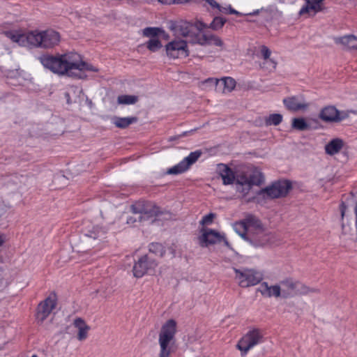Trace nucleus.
<instances>
[{
	"instance_id": "9d476101",
	"label": "nucleus",
	"mask_w": 357,
	"mask_h": 357,
	"mask_svg": "<svg viewBox=\"0 0 357 357\" xmlns=\"http://www.w3.org/2000/svg\"><path fill=\"white\" fill-rule=\"evenodd\" d=\"M348 111H340L333 105H328L322 108L319 118L326 123H338L349 116Z\"/></svg>"
},
{
	"instance_id": "a878e982",
	"label": "nucleus",
	"mask_w": 357,
	"mask_h": 357,
	"mask_svg": "<svg viewBox=\"0 0 357 357\" xmlns=\"http://www.w3.org/2000/svg\"><path fill=\"white\" fill-rule=\"evenodd\" d=\"M344 142L340 138H335L325 146V151L328 155H333L337 153L343 147Z\"/></svg>"
},
{
	"instance_id": "6ab92c4d",
	"label": "nucleus",
	"mask_w": 357,
	"mask_h": 357,
	"mask_svg": "<svg viewBox=\"0 0 357 357\" xmlns=\"http://www.w3.org/2000/svg\"><path fill=\"white\" fill-rule=\"evenodd\" d=\"M6 36L9 38L13 42L18 43L21 46H32V31L27 33H18L12 31L6 32Z\"/></svg>"
},
{
	"instance_id": "cd10ccee",
	"label": "nucleus",
	"mask_w": 357,
	"mask_h": 357,
	"mask_svg": "<svg viewBox=\"0 0 357 357\" xmlns=\"http://www.w3.org/2000/svg\"><path fill=\"white\" fill-rule=\"evenodd\" d=\"M242 220L245 222L249 230L250 228H252L255 230L260 229L261 227L262 226L261 221L252 214H246Z\"/></svg>"
},
{
	"instance_id": "4d7b16f0",
	"label": "nucleus",
	"mask_w": 357,
	"mask_h": 357,
	"mask_svg": "<svg viewBox=\"0 0 357 357\" xmlns=\"http://www.w3.org/2000/svg\"><path fill=\"white\" fill-rule=\"evenodd\" d=\"M266 66L268 67V68H266V70H268L270 71L273 70V69L271 68V63L270 62L266 63Z\"/></svg>"
},
{
	"instance_id": "b1692460",
	"label": "nucleus",
	"mask_w": 357,
	"mask_h": 357,
	"mask_svg": "<svg viewBox=\"0 0 357 357\" xmlns=\"http://www.w3.org/2000/svg\"><path fill=\"white\" fill-rule=\"evenodd\" d=\"M283 102L288 109L294 112L305 109L308 107L307 103L299 102L296 97L285 98Z\"/></svg>"
},
{
	"instance_id": "7c9ffc66",
	"label": "nucleus",
	"mask_w": 357,
	"mask_h": 357,
	"mask_svg": "<svg viewBox=\"0 0 357 357\" xmlns=\"http://www.w3.org/2000/svg\"><path fill=\"white\" fill-rule=\"evenodd\" d=\"M261 54L264 59V61L261 65V68H268L266 66V63L270 62L271 63V68L275 69L277 66V62L273 59H271L269 57L271 56V50L265 45H262L261 47Z\"/></svg>"
},
{
	"instance_id": "09e8293b",
	"label": "nucleus",
	"mask_w": 357,
	"mask_h": 357,
	"mask_svg": "<svg viewBox=\"0 0 357 357\" xmlns=\"http://www.w3.org/2000/svg\"><path fill=\"white\" fill-rule=\"evenodd\" d=\"M137 221H138V215H135V216H133V217L132 216V217H130L128 218L127 223L128 224H134Z\"/></svg>"
},
{
	"instance_id": "412c9836",
	"label": "nucleus",
	"mask_w": 357,
	"mask_h": 357,
	"mask_svg": "<svg viewBox=\"0 0 357 357\" xmlns=\"http://www.w3.org/2000/svg\"><path fill=\"white\" fill-rule=\"evenodd\" d=\"M270 241L269 234L261 226L260 229H257L256 233L250 234L249 241L256 246H261Z\"/></svg>"
},
{
	"instance_id": "de8ad7c7",
	"label": "nucleus",
	"mask_w": 357,
	"mask_h": 357,
	"mask_svg": "<svg viewBox=\"0 0 357 357\" xmlns=\"http://www.w3.org/2000/svg\"><path fill=\"white\" fill-rule=\"evenodd\" d=\"M340 211H341V216H342V218H343L344 216L346 210H347V206L344 202H342L340 206Z\"/></svg>"
},
{
	"instance_id": "e433bc0d",
	"label": "nucleus",
	"mask_w": 357,
	"mask_h": 357,
	"mask_svg": "<svg viewBox=\"0 0 357 357\" xmlns=\"http://www.w3.org/2000/svg\"><path fill=\"white\" fill-rule=\"evenodd\" d=\"M138 101V97L130 95H121L118 96L117 102L120 105H132Z\"/></svg>"
},
{
	"instance_id": "58836bf2",
	"label": "nucleus",
	"mask_w": 357,
	"mask_h": 357,
	"mask_svg": "<svg viewBox=\"0 0 357 357\" xmlns=\"http://www.w3.org/2000/svg\"><path fill=\"white\" fill-rule=\"evenodd\" d=\"M227 22L226 19L221 17H215L212 21V22L208 25V28L218 31L222 28Z\"/></svg>"
},
{
	"instance_id": "7ed1b4c3",
	"label": "nucleus",
	"mask_w": 357,
	"mask_h": 357,
	"mask_svg": "<svg viewBox=\"0 0 357 357\" xmlns=\"http://www.w3.org/2000/svg\"><path fill=\"white\" fill-rule=\"evenodd\" d=\"M176 333V321L174 319H169L162 326L158 337L160 345L158 357L170 356L172 351L170 344L174 340Z\"/></svg>"
},
{
	"instance_id": "3c124183",
	"label": "nucleus",
	"mask_w": 357,
	"mask_h": 357,
	"mask_svg": "<svg viewBox=\"0 0 357 357\" xmlns=\"http://www.w3.org/2000/svg\"><path fill=\"white\" fill-rule=\"evenodd\" d=\"M267 10L264 9V8H261L260 10H256L255 11H253L252 13H250L248 14H247L248 15H258L260 12L261 13H263V12H266Z\"/></svg>"
},
{
	"instance_id": "f3484780",
	"label": "nucleus",
	"mask_w": 357,
	"mask_h": 357,
	"mask_svg": "<svg viewBox=\"0 0 357 357\" xmlns=\"http://www.w3.org/2000/svg\"><path fill=\"white\" fill-rule=\"evenodd\" d=\"M206 82L215 83V90L222 93H229L233 91L236 86V81L230 77H223L221 79H208Z\"/></svg>"
},
{
	"instance_id": "a18cd8bd",
	"label": "nucleus",
	"mask_w": 357,
	"mask_h": 357,
	"mask_svg": "<svg viewBox=\"0 0 357 357\" xmlns=\"http://www.w3.org/2000/svg\"><path fill=\"white\" fill-rule=\"evenodd\" d=\"M192 25L199 31H202L204 29L208 28V26L206 24L200 21L196 22Z\"/></svg>"
},
{
	"instance_id": "864d4df0",
	"label": "nucleus",
	"mask_w": 357,
	"mask_h": 357,
	"mask_svg": "<svg viewBox=\"0 0 357 357\" xmlns=\"http://www.w3.org/2000/svg\"><path fill=\"white\" fill-rule=\"evenodd\" d=\"M159 36H162V38H164L165 40H167L169 39V34L167 33L164 30H163L162 33H160Z\"/></svg>"
},
{
	"instance_id": "f257e3e1",
	"label": "nucleus",
	"mask_w": 357,
	"mask_h": 357,
	"mask_svg": "<svg viewBox=\"0 0 357 357\" xmlns=\"http://www.w3.org/2000/svg\"><path fill=\"white\" fill-rule=\"evenodd\" d=\"M38 60L45 68L59 75H67L81 78V75L74 73V70H79V74L83 70L98 71L97 68L82 61L80 54L76 52L57 54L55 56L43 54L38 57Z\"/></svg>"
},
{
	"instance_id": "c85d7f7f",
	"label": "nucleus",
	"mask_w": 357,
	"mask_h": 357,
	"mask_svg": "<svg viewBox=\"0 0 357 357\" xmlns=\"http://www.w3.org/2000/svg\"><path fill=\"white\" fill-rule=\"evenodd\" d=\"M235 231L245 240L249 241L250 233L243 220L236 222L233 225Z\"/></svg>"
},
{
	"instance_id": "0eeeda50",
	"label": "nucleus",
	"mask_w": 357,
	"mask_h": 357,
	"mask_svg": "<svg viewBox=\"0 0 357 357\" xmlns=\"http://www.w3.org/2000/svg\"><path fill=\"white\" fill-rule=\"evenodd\" d=\"M291 188L292 185L290 181L279 180L273 182L271 185L261 189L257 194L269 199L284 197Z\"/></svg>"
},
{
	"instance_id": "4be33fe9",
	"label": "nucleus",
	"mask_w": 357,
	"mask_h": 357,
	"mask_svg": "<svg viewBox=\"0 0 357 357\" xmlns=\"http://www.w3.org/2000/svg\"><path fill=\"white\" fill-rule=\"evenodd\" d=\"M218 171L219 175L222 179L224 185H230L234 183L236 173H234L227 165L225 164H219L218 165Z\"/></svg>"
},
{
	"instance_id": "f8f14e48",
	"label": "nucleus",
	"mask_w": 357,
	"mask_h": 357,
	"mask_svg": "<svg viewBox=\"0 0 357 357\" xmlns=\"http://www.w3.org/2000/svg\"><path fill=\"white\" fill-rule=\"evenodd\" d=\"M167 56L170 59L187 57L189 55L187 42L183 40H174L165 45Z\"/></svg>"
},
{
	"instance_id": "2f4dec72",
	"label": "nucleus",
	"mask_w": 357,
	"mask_h": 357,
	"mask_svg": "<svg viewBox=\"0 0 357 357\" xmlns=\"http://www.w3.org/2000/svg\"><path fill=\"white\" fill-rule=\"evenodd\" d=\"M291 126L294 129L300 131L307 130L310 128L303 118L293 119Z\"/></svg>"
},
{
	"instance_id": "473e14b6",
	"label": "nucleus",
	"mask_w": 357,
	"mask_h": 357,
	"mask_svg": "<svg viewBox=\"0 0 357 357\" xmlns=\"http://www.w3.org/2000/svg\"><path fill=\"white\" fill-rule=\"evenodd\" d=\"M282 121V115L280 114H272L265 117L264 122L266 126H278Z\"/></svg>"
},
{
	"instance_id": "39448f33",
	"label": "nucleus",
	"mask_w": 357,
	"mask_h": 357,
	"mask_svg": "<svg viewBox=\"0 0 357 357\" xmlns=\"http://www.w3.org/2000/svg\"><path fill=\"white\" fill-rule=\"evenodd\" d=\"M32 47L52 48L59 45L60 42V34L54 30H47L41 32L32 31L31 36Z\"/></svg>"
},
{
	"instance_id": "13d9d810",
	"label": "nucleus",
	"mask_w": 357,
	"mask_h": 357,
	"mask_svg": "<svg viewBox=\"0 0 357 357\" xmlns=\"http://www.w3.org/2000/svg\"><path fill=\"white\" fill-rule=\"evenodd\" d=\"M31 357H38L36 355H33Z\"/></svg>"
},
{
	"instance_id": "37998d69",
	"label": "nucleus",
	"mask_w": 357,
	"mask_h": 357,
	"mask_svg": "<svg viewBox=\"0 0 357 357\" xmlns=\"http://www.w3.org/2000/svg\"><path fill=\"white\" fill-rule=\"evenodd\" d=\"M214 218H215V215L213 213H208L203 217L200 223L202 225H209V224L212 223Z\"/></svg>"
},
{
	"instance_id": "dca6fc26",
	"label": "nucleus",
	"mask_w": 357,
	"mask_h": 357,
	"mask_svg": "<svg viewBox=\"0 0 357 357\" xmlns=\"http://www.w3.org/2000/svg\"><path fill=\"white\" fill-rule=\"evenodd\" d=\"M305 4L300 10L298 15L300 16L306 15L307 17L314 16L318 12L323 10L322 2L324 0H305Z\"/></svg>"
},
{
	"instance_id": "ea45409f",
	"label": "nucleus",
	"mask_w": 357,
	"mask_h": 357,
	"mask_svg": "<svg viewBox=\"0 0 357 357\" xmlns=\"http://www.w3.org/2000/svg\"><path fill=\"white\" fill-rule=\"evenodd\" d=\"M149 252L159 257H162L165 253L163 245L159 243H152L150 244Z\"/></svg>"
},
{
	"instance_id": "a19ab883",
	"label": "nucleus",
	"mask_w": 357,
	"mask_h": 357,
	"mask_svg": "<svg viewBox=\"0 0 357 357\" xmlns=\"http://www.w3.org/2000/svg\"><path fill=\"white\" fill-rule=\"evenodd\" d=\"M202 152L201 151H196L195 152H192L190 155L185 157L183 160L185 162V163L188 165L189 168L192 164H194L201 156Z\"/></svg>"
},
{
	"instance_id": "603ef678",
	"label": "nucleus",
	"mask_w": 357,
	"mask_h": 357,
	"mask_svg": "<svg viewBox=\"0 0 357 357\" xmlns=\"http://www.w3.org/2000/svg\"><path fill=\"white\" fill-rule=\"evenodd\" d=\"M229 14H234L236 15H241V13H240L238 11L234 10L231 7V6H229Z\"/></svg>"
},
{
	"instance_id": "aec40b11",
	"label": "nucleus",
	"mask_w": 357,
	"mask_h": 357,
	"mask_svg": "<svg viewBox=\"0 0 357 357\" xmlns=\"http://www.w3.org/2000/svg\"><path fill=\"white\" fill-rule=\"evenodd\" d=\"M73 326L77 329V339L79 341H84L88 337L90 326L81 317H77L73 321Z\"/></svg>"
},
{
	"instance_id": "5701e85b",
	"label": "nucleus",
	"mask_w": 357,
	"mask_h": 357,
	"mask_svg": "<svg viewBox=\"0 0 357 357\" xmlns=\"http://www.w3.org/2000/svg\"><path fill=\"white\" fill-rule=\"evenodd\" d=\"M296 281L291 278H287L280 281V284L282 289V294L284 298L294 295Z\"/></svg>"
},
{
	"instance_id": "c03bdc74",
	"label": "nucleus",
	"mask_w": 357,
	"mask_h": 357,
	"mask_svg": "<svg viewBox=\"0 0 357 357\" xmlns=\"http://www.w3.org/2000/svg\"><path fill=\"white\" fill-rule=\"evenodd\" d=\"M208 34H203L201 37L198 38L195 43L200 44L201 45H206L208 42Z\"/></svg>"
},
{
	"instance_id": "8fccbe9b",
	"label": "nucleus",
	"mask_w": 357,
	"mask_h": 357,
	"mask_svg": "<svg viewBox=\"0 0 357 357\" xmlns=\"http://www.w3.org/2000/svg\"><path fill=\"white\" fill-rule=\"evenodd\" d=\"M160 3L162 4L171 5L174 4L175 0H158Z\"/></svg>"
},
{
	"instance_id": "72a5a7b5",
	"label": "nucleus",
	"mask_w": 357,
	"mask_h": 357,
	"mask_svg": "<svg viewBox=\"0 0 357 357\" xmlns=\"http://www.w3.org/2000/svg\"><path fill=\"white\" fill-rule=\"evenodd\" d=\"M163 29L160 27H146L142 30L143 36L151 38H157Z\"/></svg>"
},
{
	"instance_id": "bb28decb",
	"label": "nucleus",
	"mask_w": 357,
	"mask_h": 357,
	"mask_svg": "<svg viewBox=\"0 0 357 357\" xmlns=\"http://www.w3.org/2000/svg\"><path fill=\"white\" fill-rule=\"evenodd\" d=\"M138 118L136 116H130V117H118L114 116L112 119V122L115 125L116 128L121 129H125L128 128L130 125L137 122Z\"/></svg>"
},
{
	"instance_id": "20e7f679",
	"label": "nucleus",
	"mask_w": 357,
	"mask_h": 357,
	"mask_svg": "<svg viewBox=\"0 0 357 357\" xmlns=\"http://www.w3.org/2000/svg\"><path fill=\"white\" fill-rule=\"evenodd\" d=\"M131 211L138 215V222L151 220L153 222L161 211L155 204L150 202L139 201L131 206Z\"/></svg>"
},
{
	"instance_id": "6e6d98bb",
	"label": "nucleus",
	"mask_w": 357,
	"mask_h": 357,
	"mask_svg": "<svg viewBox=\"0 0 357 357\" xmlns=\"http://www.w3.org/2000/svg\"><path fill=\"white\" fill-rule=\"evenodd\" d=\"M190 0H175L174 4H181L189 2Z\"/></svg>"
},
{
	"instance_id": "c9c22d12",
	"label": "nucleus",
	"mask_w": 357,
	"mask_h": 357,
	"mask_svg": "<svg viewBox=\"0 0 357 357\" xmlns=\"http://www.w3.org/2000/svg\"><path fill=\"white\" fill-rule=\"evenodd\" d=\"M317 291H318L317 289H310V287L305 286L304 284H303L298 281H296L294 295L307 294L310 292H317Z\"/></svg>"
},
{
	"instance_id": "79ce46f5",
	"label": "nucleus",
	"mask_w": 357,
	"mask_h": 357,
	"mask_svg": "<svg viewBox=\"0 0 357 357\" xmlns=\"http://www.w3.org/2000/svg\"><path fill=\"white\" fill-rule=\"evenodd\" d=\"M208 45H215L217 47H223L224 42L218 36L213 34H208Z\"/></svg>"
},
{
	"instance_id": "4c0bfd02",
	"label": "nucleus",
	"mask_w": 357,
	"mask_h": 357,
	"mask_svg": "<svg viewBox=\"0 0 357 357\" xmlns=\"http://www.w3.org/2000/svg\"><path fill=\"white\" fill-rule=\"evenodd\" d=\"M145 45H146V48L152 52L158 51L162 47V45L160 40L158 38L149 39L145 43Z\"/></svg>"
},
{
	"instance_id": "c756f323",
	"label": "nucleus",
	"mask_w": 357,
	"mask_h": 357,
	"mask_svg": "<svg viewBox=\"0 0 357 357\" xmlns=\"http://www.w3.org/2000/svg\"><path fill=\"white\" fill-rule=\"evenodd\" d=\"M249 182L250 190L253 185H260L264 182L263 174L257 169H254L252 172H249Z\"/></svg>"
},
{
	"instance_id": "4468645a",
	"label": "nucleus",
	"mask_w": 357,
	"mask_h": 357,
	"mask_svg": "<svg viewBox=\"0 0 357 357\" xmlns=\"http://www.w3.org/2000/svg\"><path fill=\"white\" fill-rule=\"evenodd\" d=\"M236 190L241 194L242 197H245L250 191L249 182V169H238L235 174Z\"/></svg>"
},
{
	"instance_id": "6e6552de",
	"label": "nucleus",
	"mask_w": 357,
	"mask_h": 357,
	"mask_svg": "<svg viewBox=\"0 0 357 357\" xmlns=\"http://www.w3.org/2000/svg\"><path fill=\"white\" fill-rule=\"evenodd\" d=\"M264 342V334L258 328H253L243 335L236 344V347L241 352V356L247 354L250 349Z\"/></svg>"
},
{
	"instance_id": "f03ea898",
	"label": "nucleus",
	"mask_w": 357,
	"mask_h": 357,
	"mask_svg": "<svg viewBox=\"0 0 357 357\" xmlns=\"http://www.w3.org/2000/svg\"><path fill=\"white\" fill-rule=\"evenodd\" d=\"M107 229L98 225L86 223L82 229V235L75 243L78 252H87L105 238Z\"/></svg>"
},
{
	"instance_id": "ddd939ff",
	"label": "nucleus",
	"mask_w": 357,
	"mask_h": 357,
	"mask_svg": "<svg viewBox=\"0 0 357 357\" xmlns=\"http://www.w3.org/2000/svg\"><path fill=\"white\" fill-rule=\"evenodd\" d=\"M158 264L155 260L148 255L142 256L135 264L132 271L136 278H142L149 271H153Z\"/></svg>"
},
{
	"instance_id": "5fc2aeb1",
	"label": "nucleus",
	"mask_w": 357,
	"mask_h": 357,
	"mask_svg": "<svg viewBox=\"0 0 357 357\" xmlns=\"http://www.w3.org/2000/svg\"><path fill=\"white\" fill-rule=\"evenodd\" d=\"M64 96H65V98H66L67 103L70 104L72 102V101H71L70 97V92H68V91L66 92Z\"/></svg>"
},
{
	"instance_id": "2eb2a0df",
	"label": "nucleus",
	"mask_w": 357,
	"mask_h": 357,
	"mask_svg": "<svg viewBox=\"0 0 357 357\" xmlns=\"http://www.w3.org/2000/svg\"><path fill=\"white\" fill-rule=\"evenodd\" d=\"M169 28L176 36L188 37L190 36L193 25L186 21H170Z\"/></svg>"
},
{
	"instance_id": "1a4fd4ad",
	"label": "nucleus",
	"mask_w": 357,
	"mask_h": 357,
	"mask_svg": "<svg viewBox=\"0 0 357 357\" xmlns=\"http://www.w3.org/2000/svg\"><path fill=\"white\" fill-rule=\"evenodd\" d=\"M56 304L57 299L55 294H50L44 301H41L37 307L36 321L38 324H43L56 307Z\"/></svg>"
},
{
	"instance_id": "a211bd4d",
	"label": "nucleus",
	"mask_w": 357,
	"mask_h": 357,
	"mask_svg": "<svg viewBox=\"0 0 357 357\" xmlns=\"http://www.w3.org/2000/svg\"><path fill=\"white\" fill-rule=\"evenodd\" d=\"M257 291L260 292L263 296L266 298H271L272 296L278 298L282 294V289L280 285L275 284L269 286L266 282L261 283Z\"/></svg>"
},
{
	"instance_id": "393cba45",
	"label": "nucleus",
	"mask_w": 357,
	"mask_h": 357,
	"mask_svg": "<svg viewBox=\"0 0 357 357\" xmlns=\"http://www.w3.org/2000/svg\"><path fill=\"white\" fill-rule=\"evenodd\" d=\"M335 42L342 45L347 50H357V37L354 35L336 38Z\"/></svg>"
},
{
	"instance_id": "423d86ee",
	"label": "nucleus",
	"mask_w": 357,
	"mask_h": 357,
	"mask_svg": "<svg viewBox=\"0 0 357 357\" xmlns=\"http://www.w3.org/2000/svg\"><path fill=\"white\" fill-rule=\"evenodd\" d=\"M234 271L235 273L234 278L238 284L242 288L255 286L263 280V274L255 269L234 268Z\"/></svg>"
},
{
	"instance_id": "49530a36",
	"label": "nucleus",
	"mask_w": 357,
	"mask_h": 357,
	"mask_svg": "<svg viewBox=\"0 0 357 357\" xmlns=\"http://www.w3.org/2000/svg\"><path fill=\"white\" fill-rule=\"evenodd\" d=\"M220 13L229 14V6L223 7L220 5L219 8H216Z\"/></svg>"
},
{
	"instance_id": "9b49d317",
	"label": "nucleus",
	"mask_w": 357,
	"mask_h": 357,
	"mask_svg": "<svg viewBox=\"0 0 357 357\" xmlns=\"http://www.w3.org/2000/svg\"><path fill=\"white\" fill-rule=\"evenodd\" d=\"M200 231L202 234L198 237V240L202 247H207L221 241H224L226 245H229L227 240L218 231L205 227L202 228Z\"/></svg>"
},
{
	"instance_id": "f704fd0d",
	"label": "nucleus",
	"mask_w": 357,
	"mask_h": 357,
	"mask_svg": "<svg viewBox=\"0 0 357 357\" xmlns=\"http://www.w3.org/2000/svg\"><path fill=\"white\" fill-rule=\"evenodd\" d=\"M183 160L180 162L176 165L168 169L167 171V174H179L185 172L187 171L189 168L188 167V165L185 163Z\"/></svg>"
}]
</instances>
